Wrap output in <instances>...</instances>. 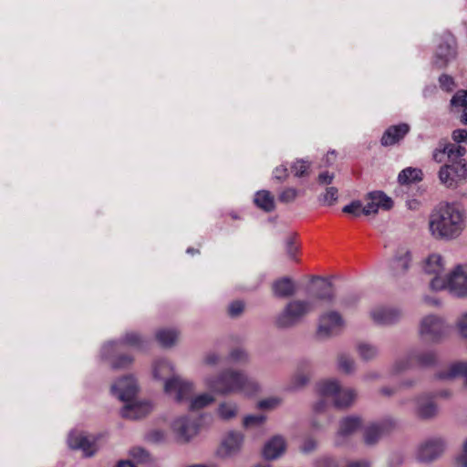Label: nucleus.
Returning a JSON list of instances; mask_svg holds the SVG:
<instances>
[{"label":"nucleus","instance_id":"obj_15","mask_svg":"<svg viewBox=\"0 0 467 467\" xmlns=\"http://www.w3.org/2000/svg\"><path fill=\"white\" fill-rule=\"evenodd\" d=\"M466 153L464 147L440 141L432 151V160L437 163H451L462 158Z\"/></svg>","mask_w":467,"mask_h":467},{"label":"nucleus","instance_id":"obj_18","mask_svg":"<svg viewBox=\"0 0 467 467\" xmlns=\"http://www.w3.org/2000/svg\"><path fill=\"white\" fill-rule=\"evenodd\" d=\"M369 317L376 325L388 326L398 322L402 313L396 307L378 306L370 310Z\"/></svg>","mask_w":467,"mask_h":467},{"label":"nucleus","instance_id":"obj_8","mask_svg":"<svg viewBox=\"0 0 467 467\" xmlns=\"http://www.w3.org/2000/svg\"><path fill=\"white\" fill-rule=\"evenodd\" d=\"M346 327L343 316L335 310L322 313L318 317L317 336L321 339H327L339 335Z\"/></svg>","mask_w":467,"mask_h":467},{"label":"nucleus","instance_id":"obj_46","mask_svg":"<svg viewBox=\"0 0 467 467\" xmlns=\"http://www.w3.org/2000/svg\"><path fill=\"white\" fill-rule=\"evenodd\" d=\"M244 309V303L239 300L232 302L228 306V314L232 317H239Z\"/></svg>","mask_w":467,"mask_h":467},{"label":"nucleus","instance_id":"obj_53","mask_svg":"<svg viewBox=\"0 0 467 467\" xmlns=\"http://www.w3.org/2000/svg\"><path fill=\"white\" fill-rule=\"evenodd\" d=\"M317 448V442L311 438H307L304 441L300 447V451L304 453H309Z\"/></svg>","mask_w":467,"mask_h":467},{"label":"nucleus","instance_id":"obj_32","mask_svg":"<svg viewBox=\"0 0 467 467\" xmlns=\"http://www.w3.org/2000/svg\"><path fill=\"white\" fill-rule=\"evenodd\" d=\"M153 373L156 379H165L164 384L173 377H180L179 375H173V368L167 360L158 361L154 366Z\"/></svg>","mask_w":467,"mask_h":467},{"label":"nucleus","instance_id":"obj_1","mask_svg":"<svg viewBox=\"0 0 467 467\" xmlns=\"http://www.w3.org/2000/svg\"><path fill=\"white\" fill-rule=\"evenodd\" d=\"M467 213L458 202H441L432 212L429 221L431 235L439 240L459 238L466 228Z\"/></svg>","mask_w":467,"mask_h":467},{"label":"nucleus","instance_id":"obj_19","mask_svg":"<svg viewBox=\"0 0 467 467\" xmlns=\"http://www.w3.org/2000/svg\"><path fill=\"white\" fill-rule=\"evenodd\" d=\"M172 430L178 435L179 439L188 441L197 435L199 425L195 420L186 416L177 418L172 423Z\"/></svg>","mask_w":467,"mask_h":467},{"label":"nucleus","instance_id":"obj_55","mask_svg":"<svg viewBox=\"0 0 467 467\" xmlns=\"http://www.w3.org/2000/svg\"><path fill=\"white\" fill-rule=\"evenodd\" d=\"M315 467H337V465L332 458L322 457L316 461Z\"/></svg>","mask_w":467,"mask_h":467},{"label":"nucleus","instance_id":"obj_36","mask_svg":"<svg viewBox=\"0 0 467 467\" xmlns=\"http://www.w3.org/2000/svg\"><path fill=\"white\" fill-rule=\"evenodd\" d=\"M315 299L322 302L330 303L335 298L333 285L328 282H322L318 286V290L315 294Z\"/></svg>","mask_w":467,"mask_h":467},{"label":"nucleus","instance_id":"obj_39","mask_svg":"<svg viewBox=\"0 0 467 467\" xmlns=\"http://www.w3.org/2000/svg\"><path fill=\"white\" fill-rule=\"evenodd\" d=\"M337 362L338 368L346 374H351L356 370L354 359L345 354L338 356Z\"/></svg>","mask_w":467,"mask_h":467},{"label":"nucleus","instance_id":"obj_58","mask_svg":"<svg viewBox=\"0 0 467 467\" xmlns=\"http://www.w3.org/2000/svg\"><path fill=\"white\" fill-rule=\"evenodd\" d=\"M219 360H220V357L215 352L207 353L203 358L204 364L209 365V366L216 365L219 362Z\"/></svg>","mask_w":467,"mask_h":467},{"label":"nucleus","instance_id":"obj_20","mask_svg":"<svg viewBox=\"0 0 467 467\" xmlns=\"http://www.w3.org/2000/svg\"><path fill=\"white\" fill-rule=\"evenodd\" d=\"M286 447L285 439L281 435H275L265 441L262 455L267 461H274L285 454Z\"/></svg>","mask_w":467,"mask_h":467},{"label":"nucleus","instance_id":"obj_47","mask_svg":"<svg viewBox=\"0 0 467 467\" xmlns=\"http://www.w3.org/2000/svg\"><path fill=\"white\" fill-rule=\"evenodd\" d=\"M323 202L325 204L331 206L337 200V189L335 187H329L326 190L323 196Z\"/></svg>","mask_w":467,"mask_h":467},{"label":"nucleus","instance_id":"obj_33","mask_svg":"<svg viewBox=\"0 0 467 467\" xmlns=\"http://www.w3.org/2000/svg\"><path fill=\"white\" fill-rule=\"evenodd\" d=\"M179 338V332L173 328L160 329L156 333V339L163 347H171Z\"/></svg>","mask_w":467,"mask_h":467},{"label":"nucleus","instance_id":"obj_5","mask_svg":"<svg viewBox=\"0 0 467 467\" xmlns=\"http://www.w3.org/2000/svg\"><path fill=\"white\" fill-rule=\"evenodd\" d=\"M314 302L306 299H292L275 317V325L280 328H290L299 325L314 309Z\"/></svg>","mask_w":467,"mask_h":467},{"label":"nucleus","instance_id":"obj_41","mask_svg":"<svg viewBox=\"0 0 467 467\" xmlns=\"http://www.w3.org/2000/svg\"><path fill=\"white\" fill-rule=\"evenodd\" d=\"M265 421V417L262 414L247 415L243 420V425L245 428L261 426Z\"/></svg>","mask_w":467,"mask_h":467},{"label":"nucleus","instance_id":"obj_56","mask_svg":"<svg viewBox=\"0 0 467 467\" xmlns=\"http://www.w3.org/2000/svg\"><path fill=\"white\" fill-rule=\"evenodd\" d=\"M132 358L130 356L119 357L118 359L112 362V367L115 368H125L130 365Z\"/></svg>","mask_w":467,"mask_h":467},{"label":"nucleus","instance_id":"obj_9","mask_svg":"<svg viewBox=\"0 0 467 467\" xmlns=\"http://www.w3.org/2000/svg\"><path fill=\"white\" fill-rule=\"evenodd\" d=\"M436 361V355L433 351L411 350L406 357L397 359L392 371L395 374L404 372L416 367H430Z\"/></svg>","mask_w":467,"mask_h":467},{"label":"nucleus","instance_id":"obj_27","mask_svg":"<svg viewBox=\"0 0 467 467\" xmlns=\"http://www.w3.org/2000/svg\"><path fill=\"white\" fill-rule=\"evenodd\" d=\"M142 344H143V339L139 334H137L135 332H129L124 336L121 342H119V343L110 342L104 347V350L108 351L109 349H111V350L120 349V348H122V347L124 345H127V346H130L132 348H140Z\"/></svg>","mask_w":467,"mask_h":467},{"label":"nucleus","instance_id":"obj_40","mask_svg":"<svg viewBox=\"0 0 467 467\" xmlns=\"http://www.w3.org/2000/svg\"><path fill=\"white\" fill-rule=\"evenodd\" d=\"M130 455L138 463H146L150 461L149 452L140 447L132 448L130 451Z\"/></svg>","mask_w":467,"mask_h":467},{"label":"nucleus","instance_id":"obj_34","mask_svg":"<svg viewBox=\"0 0 467 467\" xmlns=\"http://www.w3.org/2000/svg\"><path fill=\"white\" fill-rule=\"evenodd\" d=\"M254 203L265 212H271L275 209L274 196L268 191H259L254 197Z\"/></svg>","mask_w":467,"mask_h":467},{"label":"nucleus","instance_id":"obj_44","mask_svg":"<svg viewBox=\"0 0 467 467\" xmlns=\"http://www.w3.org/2000/svg\"><path fill=\"white\" fill-rule=\"evenodd\" d=\"M452 107L465 108L467 106V90H459L451 99Z\"/></svg>","mask_w":467,"mask_h":467},{"label":"nucleus","instance_id":"obj_11","mask_svg":"<svg viewBox=\"0 0 467 467\" xmlns=\"http://www.w3.org/2000/svg\"><path fill=\"white\" fill-rule=\"evenodd\" d=\"M446 331L443 319L438 316H426L420 322L419 333L425 340L438 343L445 337Z\"/></svg>","mask_w":467,"mask_h":467},{"label":"nucleus","instance_id":"obj_25","mask_svg":"<svg viewBox=\"0 0 467 467\" xmlns=\"http://www.w3.org/2000/svg\"><path fill=\"white\" fill-rule=\"evenodd\" d=\"M423 271L433 277L441 276L444 270L443 260L441 254H431L423 261Z\"/></svg>","mask_w":467,"mask_h":467},{"label":"nucleus","instance_id":"obj_60","mask_svg":"<svg viewBox=\"0 0 467 467\" xmlns=\"http://www.w3.org/2000/svg\"><path fill=\"white\" fill-rule=\"evenodd\" d=\"M345 467H369V462L367 461L350 462Z\"/></svg>","mask_w":467,"mask_h":467},{"label":"nucleus","instance_id":"obj_12","mask_svg":"<svg viewBox=\"0 0 467 467\" xmlns=\"http://www.w3.org/2000/svg\"><path fill=\"white\" fill-rule=\"evenodd\" d=\"M457 43L454 36L444 32L441 36L440 43L433 57V64L438 68L445 67L457 55Z\"/></svg>","mask_w":467,"mask_h":467},{"label":"nucleus","instance_id":"obj_17","mask_svg":"<svg viewBox=\"0 0 467 467\" xmlns=\"http://www.w3.org/2000/svg\"><path fill=\"white\" fill-rule=\"evenodd\" d=\"M365 205L362 208L364 215L376 214L379 209L389 210L393 206V201L383 192L375 191L367 194Z\"/></svg>","mask_w":467,"mask_h":467},{"label":"nucleus","instance_id":"obj_61","mask_svg":"<svg viewBox=\"0 0 467 467\" xmlns=\"http://www.w3.org/2000/svg\"><path fill=\"white\" fill-rule=\"evenodd\" d=\"M326 407V403L324 400H320L318 402H317L314 406V410L316 412H321Z\"/></svg>","mask_w":467,"mask_h":467},{"label":"nucleus","instance_id":"obj_7","mask_svg":"<svg viewBox=\"0 0 467 467\" xmlns=\"http://www.w3.org/2000/svg\"><path fill=\"white\" fill-rule=\"evenodd\" d=\"M317 391L323 399H330L335 407L346 409L356 400L357 392L351 388H343L336 379L322 380L317 384Z\"/></svg>","mask_w":467,"mask_h":467},{"label":"nucleus","instance_id":"obj_62","mask_svg":"<svg viewBox=\"0 0 467 467\" xmlns=\"http://www.w3.org/2000/svg\"><path fill=\"white\" fill-rule=\"evenodd\" d=\"M116 467H135V465L130 461H120Z\"/></svg>","mask_w":467,"mask_h":467},{"label":"nucleus","instance_id":"obj_21","mask_svg":"<svg viewBox=\"0 0 467 467\" xmlns=\"http://www.w3.org/2000/svg\"><path fill=\"white\" fill-rule=\"evenodd\" d=\"M67 442L71 449L82 451L85 456H92L97 450L94 441L82 432H70Z\"/></svg>","mask_w":467,"mask_h":467},{"label":"nucleus","instance_id":"obj_42","mask_svg":"<svg viewBox=\"0 0 467 467\" xmlns=\"http://www.w3.org/2000/svg\"><path fill=\"white\" fill-rule=\"evenodd\" d=\"M363 206L364 205H362L361 202L355 201V202H352L351 203L344 206L342 211L345 213H348L355 217H358V216L363 214V213H362Z\"/></svg>","mask_w":467,"mask_h":467},{"label":"nucleus","instance_id":"obj_14","mask_svg":"<svg viewBox=\"0 0 467 467\" xmlns=\"http://www.w3.org/2000/svg\"><path fill=\"white\" fill-rule=\"evenodd\" d=\"M446 443L441 437L430 438L417 448L416 458L420 462H430L439 458L445 451Z\"/></svg>","mask_w":467,"mask_h":467},{"label":"nucleus","instance_id":"obj_38","mask_svg":"<svg viewBox=\"0 0 467 467\" xmlns=\"http://www.w3.org/2000/svg\"><path fill=\"white\" fill-rule=\"evenodd\" d=\"M311 163L306 160H296L291 165V171L296 177H305L309 174Z\"/></svg>","mask_w":467,"mask_h":467},{"label":"nucleus","instance_id":"obj_16","mask_svg":"<svg viewBox=\"0 0 467 467\" xmlns=\"http://www.w3.org/2000/svg\"><path fill=\"white\" fill-rule=\"evenodd\" d=\"M362 419L358 416H348L339 421L337 431L335 435L337 446L345 445L350 437L362 426Z\"/></svg>","mask_w":467,"mask_h":467},{"label":"nucleus","instance_id":"obj_31","mask_svg":"<svg viewBox=\"0 0 467 467\" xmlns=\"http://www.w3.org/2000/svg\"><path fill=\"white\" fill-rule=\"evenodd\" d=\"M423 179V172L419 168L408 167L403 169L398 176V182L402 185L419 182Z\"/></svg>","mask_w":467,"mask_h":467},{"label":"nucleus","instance_id":"obj_23","mask_svg":"<svg viewBox=\"0 0 467 467\" xmlns=\"http://www.w3.org/2000/svg\"><path fill=\"white\" fill-rule=\"evenodd\" d=\"M415 413L416 415L424 420L431 419L438 413V408L428 395H423L415 400Z\"/></svg>","mask_w":467,"mask_h":467},{"label":"nucleus","instance_id":"obj_29","mask_svg":"<svg viewBox=\"0 0 467 467\" xmlns=\"http://www.w3.org/2000/svg\"><path fill=\"white\" fill-rule=\"evenodd\" d=\"M273 292L277 297H288L296 293V285L289 277H283L274 282Z\"/></svg>","mask_w":467,"mask_h":467},{"label":"nucleus","instance_id":"obj_4","mask_svg":"<svg viewBox=\"0 0 467 467\" xmlns=\"http://www.w3.org/2000/svg\"><path fill=\"white\" fill-rule=\"evenodd\" d=\"M194 384L182 377H173L164 385V392L177 402L189 401L191 410H200L215 401L212 393H202L193 396Z\"/></svg>","mask_w":467,"mask_h":467},{"label":"nucleus","instance_id":"obj_50","mask_svg":"<svg viewBox=\"0 0 467 467\" xmlns=\"http://www.w3.org/2000/svg\"><path fill=\"white\" fill-rule=\"evenodd\" d=\"M285 250H286L287 255L291 259H295L296 254L298 250V246L295 243L293 237L287 238L286 243H285Z\"/></svg>","mask_w":467,"mask_h":467},{"label":"nucleus","instance_id":"obj_43","mask_svg":"<svg viewBox=\"0 0 467 467\" xmlns=\"http://www.w3.org/2000/svg\"><path fill=\"white\" fill-rule=\"evenodd\" d=\"M282 403V400L278 397H270L258 402V407L262 410H274Z\"/></svg>","mask_w":467,"mask_h":467},{"label":"nucleus","instance_id":"obj_45","mask_svg":"<svg viewBox=\"0 0 467 467\" xmlns=\"http://www.w3.org/2000/svg\"><path fill=\"white\" fill-rule=\"evenodd\" d=\"M298 192L295 188H286L279 195V201L282 202H291L296 200Z\"/></svg>","mask_w":467,"mask_h":467},{"label":"nucleus","instance_id":"obj_37","mask_svg":"<svg viewBox=\"0 0 467 467\" xmlns=\"http://www.w3.org/2000/svg\"><path fill=\"white\" fill-rule=\"evenodd\" d=\"M357 351L360 358L366 361L375 358L379 353L376 346L367 342L358 343L357 346Z\"/></svg>","mask_w":467,"mask_h":467},{"label":"nucleus","instance_id":"obj_10","mask_svg":"<svg viewBox=\"0 0 467 467\" xmlns=\"http://www.w3.org/2000/svg\"><path fill=\"white\" fill-rule=\"evenodd\" d=\"M467 175L465 160L462 158L443 164L439 171L440 182L447 188H455Z\"/></svg>","mask_w":467,"mask_h":467},{"label":"nucleus","instance_id":"obj_2","mask_svg":"<svg viewBox=\"0 0 467 467\" xmlns=\"http://www.w3.org/2000/svg\"><path fill=\"white\" fill-rule=\"evenodd\" d=\"M205 386L213 393L229 395L244 393L250 396L259 390L258 384L244 372L236 369H225L217 376L204 379Z\"/></svg>","mask_w":467,"mask_h":467},{"label":"nucleus","instance_id":"obj_24","mask_svg":"<svg viewBox=\"0 0 467 467\" xmlns=\"http://www.w3.org/2000/svg\"><path fill=\"white\" fill-rule=\"evenodd\" d=\"M438 378L445 380L463 378L464 384L467 386V362H456L451 364L445 370L439 372Z\"/></svg>","mask_w":467,"mask_h":467},{"label":"nucleus","instance_id":"obj_63","mask_svg":"<svg viewBox=\"0 0 467 467\" xmlns=\"http://www.w3.org/2000/svg\"><path fill=\"white\" fill-rule=\"evenodd\" d=\"M335 152L334 151H331V152H328L327 157H326V160H327V162L328 164H331L334 161H335Z\"/></svg>","mask_w":467,"mask_h":467},{"label":"nucleus","instance_id":"obj_64","mask_svg":"<svg viewBox=\"0 0 467 467\" xmlns=\"http://www.w3.org/2000/svg\"><path fill=\"white\" fill-rule=\"evenodd\" d=\"M461 121L463 124L467 125V106L463 109L462 115L461 117Z\"/></svg>","mask_w":467,"mask_h":467},{"label":"nucleus","instance_id":"obj_30","mask_svg":"<svg viewBox=\"0 0 467 467\" xmlns=\"http://www.w3.org/2000/svg\"><path fill=\"white\" fill-rule=\"evenodd\" d=\"M300 364H302V367L298 368L290 381V389H298L306 386L310 379L309 362L304 361Z\"/></svg>","mask_w":467,"mask_h":467},{"label":"nucleus","instance_id":"obj_26","mask_svg":"<svg viewBox=\"0 0 467 467\" xmlns=\"http://www.w3.org/2000/svg\"><path fill=\"white\" fill-rule=\"evenodd\" d=\"M410 253L404 249L400 250L391 264L393 275L399 276L405 274L410 265Z\"/></svg>","mask_w":467,"mask_h":467},{"label":"nucleus","instance_id":"obj_6","mask_svg":"<svg viewBox=\"0 0 467 467\" xmlns=\"http://www.w3.org/2000/svg\"><path fill=\"white\" fill-rule=\"evenodd\" d=\"M430 287L433 291L448 289L451 294L467 296V265L456 266L447 276L432 277Z\"/></svg>","mask_w":467,"mask_h":467},{"label":"nucleus","instance_id":"obj_3","mask_svg":"<svg viewBox=\"0 0 467 467\" xmlns=\"http://www.w3.org/2000/svg\"><path fill=\"white\" fill-rule=\"evenodd\" d=\"M111 390L114 395L124 402V406L120 410L123 418L138 420L150 412L152 406L150 402L136 400L138 386L133 377L126 376L119 379L112 385Z\"/></svg>","mask_w":467,"mask_h":467},{"label":"nucleus","instance_id":"obj_59","mask_svg":"<svg viewBox=\"0 0 467 467\" xmlns=\"http://www.w3.org/2000/svg\"><path fill=\"white\" fill-rule=\"evenodd\" d=\"M334 179V174L329 173L328 171L321 172L318 175L317 181L320 184H330Z\"/></svg>","mask_w":467,"mask_h":467},{"label":"nucleus","instance_id":"obj_52","mask_svg":"<svg viewBox=\"0 0 467 467\" xmlns=\"http://www.w3.org/2000/svg\"><path fill=\"white\" fill-rule=\"evenodd\" d=\"M457 327L460 334L467 337V312L462 314V317L458 319Z\"/></svg>","mask_w":467,"mask_h":467},{"label":"nucleus","instance_id":"obj_13","mask_svg":"<svg viewBox=\"0 0 467 467\" xmlns=\"http://www.w3.org/2000/svg\"><path fill=\"white\" fill-rule=\"evenodd\" d=\"M244 434L237 431H228L222 439L216 454L222 460L231 459L237 456L243 450L244 444Z\"/></svg>","mask_w":467,"mask_h":467},{"label":"nucleus","instance_id":"obj_51","mask_svg":"<svg viewBox=\"0 0 467 467\" xmlns=\"http://www.w3.org/2000/svg\"><path fill=\"white\" fill-rule=\"evenodd\" d=\"M273 174H274L275 179H276L279 182H283L288 176L287 168L285 166H284V165L277 166L274 170Z\"/></svg>","mask_w":467,"mask_h":467},{"label":"nucleus","instance_id":"obj_22","mask_svg":"<svg viewBox=\"0 0 467 467\" xmlns=\"http://www.w3.org/2000/svg\"><path fill=\"white\" fill-rule=\"evenodd\" d=\"M410 128L407 123L389 127L383 133L380 142L383 146H392L399 143L409 133Z\"/></svg>","mask_w":467,"mask_h":467},{"label":"nucleus","instance_id":"obj_28","mask_svg":"<svg viewBox=\"0 0 467 467\" xmlns=\"http://www.w3.org/2000/svg\"><path fill=\"white\" fill-rule=\"evenodd\" d=\"M385 423H372L364 430V441L367 445H374L387 432Z\"/></svg>","mask_w":467,"mask_h":467},{"label":"nucleus","instance_id":"obj_54","mask_svg":"<svg viewBox=\"0 0 467 467\" xmlns=\"http://www.w3.org/2000/svg\"><path fill=\"white\" fill-rule=\"evenodd\" d=\"M457 467H467V440L463 444V449L461 454L456 458Z\"/></svg>","mask_w":467,"mask_h":467},{"label":"nucleus","instance_id":"obj_48","mask_svg":"<svg viewBox=\"0 0 467 467\" xmlns=\"http://www.w3.org/2000/svg\"><path fill=\"white\" fill-rule=\"evenodd\" d=\"M439 83L441 88L446 91H451L455 87L453 78L446 74H443L439 78Z\"/></svg>","mask_w":467,"mask_h":467},{"label":"nucleus","instance_id":"obj_49","mask_svg":"<svg viewBox=\"0 0 467 467\" xmlns=\"http://www.w3.org/2000/svg\"><path fill=\"white\" fill-rule=\"evenodd\" d=\"M230 358L235 362H244L247 360V353L242 348H236L231 352Z\"/></svg>","mask_w":467,"mask_h":467},{"label":"nucleus","instance_id":"obj_57","mask_svg":"<svg viewBox=\"0 0 467 467\" xmlns=\"http://www.w3.org/2000/svg\"><path fill=\"white\" fill-rule=\"evenodd\" d=\"M452 139L454 141L460 142H467V130L459 129L455 130L452 132Z\"/></svg>","mask_w":467,"mask_h":467},{"label":"nucleus","instance_id":"obj_35","mask_svg":"<svg viewBox=\"0 0 467 467\" xmlns=\"http://www.w3.org/2000/svg\"><path fill=\"white\" fill-rule=\"evenodd\" d=\"M218 416L223 420H230L237 416L238 406L232 401H223L217 409Z\"/></svg>","mask_w":467,"mask_h":467}]
</instances>
